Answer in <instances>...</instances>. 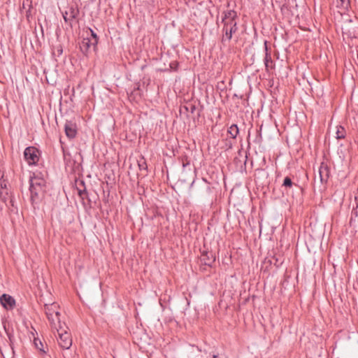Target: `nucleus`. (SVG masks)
Wrapping results in <instances>:
<instances>
[{
	"label": "nucleus",
	"instance_id": "nucleus-22",
	"mask_svg": "<svg viewBox=\"0 0 358 358\" xmlns=\"http://www.w3.org/2000/svg\"><path fill=\"white\" fill-rule=\"evenodd\" d=\"M357 59H358V52H357Z\"/></svg>",
	"mask_w": 358,
	"mask_h": 358
},
{
	"label": "nucleus",
	"instance_id": "nucleus-12",
	"mask_svg": "<svg viewBox=\"0 0 358 358\" xmlns=\"http://www.w3.org/2000/svg\"><path fill=\"white\" fill-rule=\"evenodd\" d=\"M27 3H28V9L26 11V17L27 19H29L32 16V1L27 0Z\"/></svg>",
	"mask_w": 358,
	"mask_h": 358
},
{
	"label": "nucleus",
	"instance_id": "nucleus-19",
	"mask_svg": "<svg viewBox=\"0 0 358 358\" xmlns=\"http://www.w3.org/2000/svg\"><path fill=\"white\" fill-rule=\"evenodd\" d=\"M265 51L267 52L268 51V48L267 45H265Z\"/></svg>",
	"mask_w": 358,
	"mask_h": 358
},
{
	"label": "nucleus",
	"instance_id": "nucleus-21",
	"mask_svg": "<svg viewBox=\"0 0 358 358\" xmlns=\"http://www.w3.org/2000/svg\"><path fill=\"white\" fill-rule=\"evenodd\" d=\"M213 358H217V357L215 355V356H213Z\"/></svg>",
	"mask_w": 358,
	"mask_h": 358
},
{
	"label": "nucleus",
	"instance_id": "nucleus-20",
	"mask_svg": "<svg viewBox=\"0 0 358 358\" xmlns=\"http://www.w3.org/2000/svg\"><path fill=\"white\" fill-rule=\"evenodd\" d=\"M264 45H267V41H264Z\"/></svg>",
	"mask_w": 358,
	"mask_h": 358
},
{
	"label": "nucleus",
	"instance_id": "nucleus-13",
	"mask_svg": "<svg viewBox=\"0 0 358 358\" xmlns=\"http://www.w3.org/2000/svg\"><path fill=\"white\" fill-rule=\"evenodd\" d=\"M337 6L347 7L349 3V0H337Z\"/></svg>",
	"mask_w": 358,
	"mask_h": 358
},
{
	"label": "nucleus",
	"instance_id": "nucleus-2",
	"mask_svg": "<svg viewBox=\"0 0 358 358\" xmlns=\"http://www.w3.org/2000/svg\"><path fill=\"white\" fill-rule=\"evenodd\" d=\"M45 181L40 176L34 174L30 178L29 190L32 203H36L40 199L44 192Z\"/></svg>",
	"mask_w": 358,
	"mask_h": 358
},
{
	"label": "nucleus",
	"instance_id": "nucleus-8",
	"mask_svg": "<svg viewBox=\"0 0 358 358\" xmlns=\"http://www.w3.org/2000/svg\"><path fill=\"white\" fill-rule=\"evenodd\" d=\"M90 32L91 34V38H89L88 42L85 43L84 45H97L99 42V38L96 34L91 29H89L87 32Z\"/></svg>",
	"mask_w": 358,
	"mask_h": 358
},
{
	"label": "nucleus",
	"instance_id": "nucleus-7",
	"mask_svg": "<svg viewBox=\"0 0 358 358\" xmlns=\"http://www.w3.org/2000/svg\"><path fill=\"white\" fill-rule=\"evenodd\" d=\"M64 129H65L66 135L69 138H73L76 136V125L74 124H73L72 122H67L65 124Z\"/></svg>",
	"mask_w": 358,
	"mask_h": 358
},
{
	"label": "nucleus",
	"instance_id": "nucleus-16",
	"mask_svg": "<svg viewBox=\"0 0 358 358\" xmlns=\"http://www.w3.org/2000/svg\"><path fill=\"white\" fill-rule=\"evenodd\" d=\"M56 48L53 50V54H57V55H59L62 53V46H55Z\"/></svg>",
	"mask_w": 358,
	"mask_h": 358
},
{
	"label": "nucleus",
	"instance_id": "nucleus-3",
	"mask_svg": "<svg viewBox=\"0 0 358 358\" xmlns=\"http://www.w3.org/2000/svg\"><path fill=\"white\" fill-rule=\"evenodd\" d=\"M59 309V306L56 303L44 306V311L52 329L62 324Z\"/></svg>",
	"mask_w": 358,
	"mask_h": 358
},
{
	"label": "nucleus",
	"instance_id": "nucleus-10",
	"mask_svg": "<svg viewBox=\"0 0 358 358\" xmlns=\"http://www.w3.org/2000/svg\"><path fill=\"white\" fill-rule=\"evenodd\" d=\"M345 136V130L342 126L336 127V137L338 139L343 138Z\"/></svg>",
	"mask_w": 358,
	"mask_h": 358
},
{
	"label": "nucleus",
	"instance_id": "nucleus-5",
	"mask_svg": "<svg viewBox=\"0 0 358 358\" xmlns=\"http://www.w3.org/2000/svg\"><path fill=\"white\" fill-rule=\"evenodd\" d=\"M24 157L29 164H36L39 160V151L34 147H28L24 150Z\"/></svg>",
	"mask_w": 358,
	"mask_h": 358
},
{
	"label": "nucleus",
	"instance_id": "nucleus-15",
	"mask_svg": "<svg viewBox=\"0 0 358 358\" xmlns=\"http://www.w3.org/2000/svg\"><path fill=\"white\" fill-rule=\"evenodd\" d=\"M292 185V180L289 178L286 177L284 180L283 185L285 187H291Z\"/></svg>",
	"mask_w": 358,
	"mask_h": 358
},
{
	"label": "nucleus",
	"instance_id": "nucleus-1",
	"mask_svg": "<svg viewBox=\"0 0 358 358\" xmlns=\"http://www.w3.org/2000/svg\"><path fill=\"white\" fill-rule=\"evenodd\" d=\"M222 22L224 24L222 41L229 42L233 38H236L237 22L236 13L234 10H229L223 13Z\"/></svg>",
	"mask_w": 358,
	"mask_h": 358
},
{
	"label": "nucleus",
	"instance_id": "nucleus-18",
	"mask_svg": "<svg viewBox=\"0 0 358 358\" xmlns=\"http://www.w3.org/2000/svg\"><path fill=\"white\" fill-rule=\"evenodd\" d=\"M26 6H28V3H27V0H25V1L23 2L22 8V9H25V8H26Z\"/></svg>",
	"mask_w": 358,
	"mask_h": 358
},
{
	"label": "nucleus",
	"instance_id": "nucleus-9",
	"mask_svg": "<svg viewBox=\"0 0 358 358\" xmlns=\"http://www.w3.org/2000/svg\"><path fill=\"white\" fill-rule=\"evenodd\" d=\"M67 12L69 13L68 15H69V19L71 21V22H73V20H75L77 17V16L78 15V13H79L78 9L73 6H71L69 8V11H67Z\"/></svg>",
	"mask_w": 358,
	"mask_h": 358
},
{
	"label": "nucleus",
	"instance_id": "nucleus-6",
	"mask_svg": "<svg viewBox=\"0 0 358 358\" xmlns=\"http://www.w3.org/2000/svg\"><path fill=\"white\" fill-rule=\"evenodd\" d=\"M0 303L6 310H12L15 306V299L11 296L6 294L0 296Z\"/></svg>",
	"mask_w": 358,
	"mask_h": 358
},
{
	"label": "nucleus",
	"instance_id": "nucleus-4",
	"mask_svg": "<svg viewBox=\"0 0 358 358\" xmlns=\"http://www.w3.org/2000/svg\"><path fill=\"white\" fill-rule=\"evenodd\" d=\"M58 334V343L64 349H69L72 345V338L68 327L63 323L57 327L52 328Z\"/></svg>",
	"mask_w": 358,
	"mask_h": 358
},
{
	"label": "nucleus",
	"instance_id": "nucleus-17",
	"mask_svg": "<svg viewBox=\"0 0 358 358\" xmlns=\"http://www.w3.org/2000/svg\"><path fill=\"white\" fill-rule=\"evenodd\" d=\"M355 201L357 203V205L358 206V187H357V192L355 193Z\"/></svg>",
	"mask_w": 358,
	"mask_h": 358
},
{
	"label": "nucleus",
	"instance_id": "nucleus-14",
	"mask_svg": "<svg viewBox=\"0 0 358 358\" xmlns=\"http://www.w3.org/2000/svg\"><path fill=\"white\" fill-rule=\"evenodd\" d=\"M68 15H69V13L67 11H65L64 13H62L63 18H64V21L66 23H69L70 25H71L72 22L70 20L69 17Z\"/></svg>",
	"mask_w": 358,
	"mask_h": 358
},
{
	"label": "nucleus",
	"instance_id": "nucleus-11",
	"mask_svg": "<svg viewBox=\"0 0 358 358\" xmlns=\"http://www.w3.org/2000/svg\"><path fill=\"white\" fill-rule=\"evenodd\" d=\"M228 134L229 136L232 138H235L236 136L238 134V127L236 124H232L228 129Z\"/></svg>",
	"mask_w": 358,
	"mask_h": 358
}]
</instances>
